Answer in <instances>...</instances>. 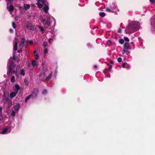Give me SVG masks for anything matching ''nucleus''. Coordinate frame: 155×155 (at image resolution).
I'll use <instances>...</instances> for the list:
<instances>
[{
	"label": "nucleus",
	"mask_w": 155,
	"mask_h": 155,
	"mask_svg": "<svg viewBox=\"0 0 155 155\" xmlns=\"http://www.w3.org/2000/svg\"><path fill=\"white\" fill-rule=\"evenodd\" d=\"M140 27V23L137 21H132L129 24L125 29L127 34H131L138 30Z\"/></svg>",
	"instance_id": "f257e3e1"
},
{
	"label": "nucleus",
	"mask_w": 155,
	"mask_h": 155,
	"mask_svg": "<svg viewBox=\"0 0 155 155\" xmlns=\"http://www.w3.org/2000/svg\"><path fill=\"white\" fill-rule=\"evenodd\" d=\"M12 88L14 91L11 92L10 94V97L11 98L16 96L18 92V91L20 89V87L19 85L15 84L14 86H13Z\"/></svg>",
	"instance_id": "f03ea898"
},
{
	"label": "nucleus",
	"mask_w": 155,
	"mask_h": 155,
	"mask_svg": "<svg viewBox=\"0 0 155 155\" xmlns=\"http://www.w3.org/2000/svg\"><path fill=\"white\" fill-rule=\"evenodd\" d=\"M15 66L11 64H8V71L7 74L9 76L11 75L13 73H14L16 76L17 75V71H15Z\"/></svg>",
	"instance_id": "7ed1b4c3"
},
{
	"label": "nucleus",
	"mask_w": 155,
	"mask_h": 155,
	"mask_svg": "<svg viewBox=\"0 0 155 155\" xmlns=\"http://www.w3.org/2000/svg\"><path fill=\"white\" fill-rule=\"evenodd\" d=\"M3 101L4 105L8 108L10 107L12 105V101L8 97H5L3 99Z\"/></svg>",
	"instance_id": "20e7f679"
},
{
	"label": "nucleus",
	"mask_w": 155,
	"mask_h": 155,
	"mask_svg": "<svg viewBox=\"0 0 155 155\" xmlns=\"http://www.w3.org/2000/svg\"><path fill=\"white\" fill-rule=\"evenodd\" d=\"M41 22L45 25L50 26L51 22V18L50 17H47V19L45 20L43 18L41 19Z\"/></svg>",
	"instance_id": "39448f33"
},
{
	"label": "nucleus",
	"mask_w": 155,
	"mask_h": 155,
	"mask_svg": "<svg viewBox=\"0 0 155 155\" xmlns=\"http://www.w3.org/2000/svg\"><path fill=\"white\" fill-rule=\"evenodd\" d=\"M11 131L10 127L9 126H6L0 131V133L4 134L9 133Z\"/></svg>",
	"instance_id": "423d86ee"
},
{
	"label": "nucleus",
	"mask_w": 155,
	"mask_h": 155,
	"mask_svg": "<svg viewBox=\"0 0 155 155\" xmlns=\"http://www.w3.org/2000/svg\"><path fill=\"white\" fill-rule=\"evenodd\" d=\"M47 2L46 0H41L37 2V4L38 8H41L43 6L46 5V3Z\"/></svg>",
	"instance_id": "0eeeda50"
},
{
	"label": "nucleus",
	"mask_w": 155,
	"mask_h": 155,
	"mask_svg": "<svg viewBox=\"0 0 155 155\" xmlns=\"http://www.w3.org/2000/svg\"><path fill=\"white\" fill-rule=\"evenodd\" d=\"M38 92V90L37 89H34L32 92V94H30L32 98L35 97L37 95Z\"/></svg>",
	"instance_id": "6e6552de"
},
{
	"label": "nucleus",
	"mask_w": 155,
	"mask_h": 155,
	"mask_svg": "<svg viewBox=\"0 0 155 155\" xmlns=\"http://www.w3.org/2000/svg\"><path fill=\"white\" fill-rule=\"evenodd\" d=\"M129 43H125L124 45V47L123 48V51L126 54H127L128 50L129 49Z\"/></svg>",
	"instance_id": "1a4fd4ad"
},
{
	"label": "nucleus",
	"mask_w": 155,
	"mask_h": 155,
	"mask_svg": "<svg viewBox=\"0 0 155 155\" xmlns=\"http://www.w3.org/2000/svg\"><path fill=\"white\" fill-rule=\"evenodd\" d=\"M18 41V40L15 38L13 41V50L15 51H16L17 50V45Z\"/></svg>",
	"instance_id": "9d476101"
},
{
	"label": "nucleus",
	"mask_w": 155,
	"mask_h": 155,
	"mask_svg": "<svg viewBox=\"0 0 155 155\" xmlns=\"http://www.w3.org/2000/svg\"><path fill=\"white\" fill-rule=\"evenodd\" d=\"M151 25L153 28L155 29V16H154L151 18Z\"/></svg>",
	"instance_id": "9b49d317"
},
{
	"label": "nucleus",
	"mask_w": 155,
	"mask_h": 155,
	"mask_svg": "<svg viewBox=\"0 0 155 155\" xmlns=\"http://www.w3.org/2000/svg\"><path fill=\"white\" fill-rule=\"evenodd\" d=\"M25 39L24 38H22L21 40V42L19 44V48L21 49L24 46Z\"/></svg>",
	"instance_id": "f8f14e48"
},
{
	"label": "nucleus",
	"mask_w": 155,
	"mask_h": 155,
	"mask_svg": "<svg viewBox=\"0 0 155 155\" xmlns=\"http://www.w3.org/2000/svg\"><path fill=\"white\" fill-rule=\"evenodd\" d=\"M20 107V104H16L14 107V110L17 111V112H18V110H19Z\"/></svg>",
	"instance_id": "ddd939ff"
},
{
	"label": "nucleus",
	"mask_w": 155,
	"mask_h": 155,
	"mask_svg": "<svg viewBox=\"0 0 155 155\" xmlns=\"http://www.w3.org/2000/svg\"><path fill=\"white\" fill-rule=\"evenodd\" d=\"M31 64L34 68H37L38 66V65L36 63V60H33L31 61Z\"/></svg>",
	"instance_id": "4468645a"
},
{
	"label": "nucleus",
	"mask_w": 155,
	"mask_h": 155,
	"mask_svg": "<svg viewBox=\"0 0 155 155\" xmlns=\"http://www.w3.org/2000/svg\"><path fill=\"white\" fill-rule=\"evenodd\" d=\"M26 27L28 29L31 30L32 28V25L31 23L28 22L26 24Z\"/></svg>",
	"instance_id": "2eb2a0df"
},
{
	"label": "nucleus",
	"mask_w": 155,
	"mask_h": 155,
	"mask_svg": "<svg viewBox=\"0 0 155 155\" xmlns=\"http://www.w3.org/2000/svg\"><path fill=\"white\" fill-rule=\"evenodd\" d=\"M49 8L48 6L46 5H45V6L43 7V10L44 11L45 13H47L48 12Z\"/></svg>",
	"instance_id": "dca6fc26"
},
{
	"label": "nucleus",
	"mask_w": 155,
	"mask_h": 155,
	"mask_svg": "<svg viewBox=\"0 0 155 155\" xmlns=\"http://www.w3.org/2000/svg\"><path fill=\"white\" fill-rule=\"evenodd\" d=\"M52 72H51V73L49 74L48 77H47L45 79V80L47 81H48L51 79V78L52 76Z\"/></svg>",
	"instance_id": "f3484780"
},
{
	"label": "nucleus",
	"mask_w": 155,
	"mask_h": 155,
	"mask_svg": "<svg viewBox=\"0 0 155 155\" xmlns=\"http://www.w3.org/2000/svg\"><path fill=\"white\" fill-rule=\"evenodd\" d=\"M110 7L111 9L113 10H114L117 9V6L115 3L112 4V5L110 6Z\"/></svg>",
	"instance_id": "a211bd4d"
},
{
	"label": "nucleus",
	"mask_w": 155,
	"mask_h": 155,
	"mask_svg": "<svg viewBox=\"0 0 155 155\" xmlns=\"http://www.w3.org/2000/svg\"><path fill=\"white\" fill-rule=\"evenodd\" d=\"M7 8L8 10L11 12H12L14 9L13 6L12 5H10L9 7H7Z\"/></svg>",
	"instance_id": "6ab92c4d"
},
{
	"label": "nucleus",
	"mask_w": 155,
	"mask_h": 155,
	"mask_svg": "<svg viewBox=\"0 0 155 155\" xmlns=\"http://www.w3.org/2000/svg\"><path fill=\"white\" fill-rule=\"evenodd\" d=\"M30 5L29 4H24V8L25 10H27L30 8Z\"/></svg>",
	"instance_id": "aec40b11"
},
{
	"label": "nucleus",
	"mask_w": 155,
	"mask_h": 155,
	"mask_svg": "<svg viewBox=\"0 0 155 155\" xmlns=\"http://www.w3.org/2000/svg\"><path fill=\"white\" fill-rule=\"evenodd\" d=\"M16 112L17 111H15V110H12L11 114V116L13 117H14L15 116V114Z\"/></svg>",
	"instance_id": "412c9836"
},
{
	"label": "nucleus",
	"mask_w": 155,
	"mask_h": 155,
	"mask_svg": "<svg viewBox=\"0 0 155 155\" xmlns=\"http://www.w3.org/2000/svg\"><path fill=\"white\" fill-rule=\"evenodd\" d=\"M31 97V96L30 95L28 96L26 98L25 100V102H26L27 101L29 100Z\"/></svg>",
	"instance_id": "4be33fe9"
},
{
	"label": "nucleus",
	"mask_w": 155,
	"mask_h": 155,
	"mask_svg": "<svg viewBox=\"0 0 155 155\" xmlns=\"http://www.w3.org/2000/svg\"><path fill=\"white\" fill-rule=\"evenodd\" d=\"M20 74L22 76H24L25 75V71L23 69H22L20 71Z\"/></svg>",
	"instance_id": "5701e85b"
},
{
	"label": "nucleus",
	"mask_w": 155,
	"mask_h": 155,
	"mask_svg": "<svg viewBox=\"0 0 155 155\" xmlns=\"http://www.w3.org/2000/svg\"><path fill=\"white\" fill-rule=\"evenodd\" d=\"M99 15L101 17H103L105 16V14L104 12H101L100 13Z\"/></svg>",
	"instance_id": "b1692460"
},
{
	"label": "nucleus",
	"mask_w": 155,
	"mask_h": 155,
	"mask_svg": "<svg viewBox=\"0 0 155 155\" xmlns=\"http://www.w3.org/2000/svg\"><path fill=\"white\" fill-rule=\"evenodd\" d=\"M112 10V9L111 10V9H109L108 8H106V11L109 12H113V11Z\"/></svg>",
	"instance_id": "393cba45"
},
{
	"label": "nucleus",
	"mask_w": 155,
	"mask_h": 155,
	"mask_svg": "<svg viewBox=\"0 0 155 155\" xmlns=\"http://www.w3.org/2000/svg\"><path fill=\"white\" fill-rule=\"evenodd\" d=\"M11 81L12 82H13L15 81V78L14 76H12L11 79Z\"/></svg>",
	"instance_id": "a878e982"
},
{
	"label": "nucleus",
	"mask_w": 155,
	"mask_h": 155,
	"mask_svg": "<svg viewBox=\"0 0 155 155\" xmlns=\"http://www.w3.org/2000/svg\"><path fill=\"white\" fill-rule=\"evenodd\" d=\"M124 42V40L123 39H120L119 40V42L121 44H123Z\"/></svg>",
	"instance_id": "bb28decb"
},
{
	"label": "nucleus",
	"mask_w": 155,
	"mask_h": 155,
	"mask_svg": "<svg viewBox=\"0 0 155 155\" xmlns=\"http://www.w3.org/2000/svg\"><path fill=\"white\" fill-rule=\"evenodd\" d=\"M124 40L127 42H129V39L127 37H124Z\"/></svg>",
	"instance_id": "cd10ccee"
},
{
	"label": "nucleus",
	"mask_w": 155,
	"mask_h": 155,
	"mask_svg": "<svg viewBox=\"0 0 155 155\" xmlns=\"http://www.w3.org/2000/svg\"><path fill=\"white\" fill-rule=\"evenodd\" d=\"M12 26L13 28L15 29L16 27V26L14 22H13L12 23Z\"/></svg>",
	"instance_id": "c85d7f7f"
},
{
	"label": "nucleus",
	"mask_w": 155,
	"mask_h": 155,
	"mask_svg": "<svg viewBox=\"0 0 155 155\" xmlns=\"http://www.w3.org/2000/svg\"><path fill=\"white\" fill-rule=\"evenodd\" d=\"M43 46L44 47H46L47 46V43L46 41L43 42Z\"/></svg>",
	"instance_id": "c756f323"
},
{
	"label": "nucleus",
	"mask_w": 155,
	"mask_h": 155,
	"mask_svg": "<svg viewBox=\"0 0 155 155\" xmlns=\"http://www.w3.org/2000/svg\"><path fill=\"white\" fill-rule=\"evenodd\" d=\"M122 60V58L120 57H119L117 59V61L119 62H121Z\"/></svg>",
	"instance_id": "7c9ffc66"
},
{
	"label": "nucleus",
	"mask_w": 155,
	"mask_h": 155,
	"mask_svg": "<svg viewBox=\"0 0 155 155\" xmlns=\"http://www.w3.org/2000/svg\"><path fill=\"white\" fill-rule=\"evenodd\" d=\"M39 28L40 29V30H41V31L42 32V33H43L44 31V29H43V28L42 27H39Z\"/></svg>",
	"instance_id": "2f4dec72"
},
{
	"label": "nucleus",
	"mask_w": 155,
	"mask_h": 155,
	"mask_svg": "<svg viewBox=\"0 0 155 155\" xmlns=\"http://www.w3.org/2000/svg\"><path fill=\"white\" fill-rule=\"evenodd\" d=\"M35 58L36 59H37L38 58V54H35Z\"/></svg>",
	"instance_id": "473e14b6"
},
{
	"label": "nucleus",
	"mask_w": 155,
	"mask_h": 155,
	"mask_svg": "<svg viewBox=\"0 0 155 155\" xmlns=\"http://www.w3.org/2000/svg\"><path fill=\"white\" fill-rule=\"evenodd\" d=\"M47 93V91L46 90H44L42 92V94H46Z\"/></svg>",
	"instance_id": "72a5a7b5"
},
{
	"label": "nucleus",
	"mask_w": 155,
	"mask_h": 155,
	"mask_svg": "<svg viewBox=\"0 0 155 155\" xmlns=\"http://www.w3.org/2000/svg\"><path fill=\"white\" fill-rule=\"evenodd\" d=\"M48 52V50L47 48H45L44 51V54H46Z\"/></svg>",
	"instance_id": "f704fd0d"
},
{
	"label": "nucleus",
	"mask_w": 155,
	"mask_h": 155,
	"mask_svg": "<svg viewBox=\"0 0 155 155\" xmlns=\"http://www.w3.org/2000/svg\"><path fill=\"white\" fill-rule=\"evenodd\" d=\"M2 107H0V114L1 115L2 113Z\"/></svg>",
	"instance_id": "c9c22d12"
},
{
	"label": "nucleus",
	"mask_w": 155,
	"mask_h": 155,
	"mask_svg": "<svg viewBox=\"0 0 155 155\" xmlns=\"http://www.w3.org/2000/svg\"><path fill=\"white\" fill-rule=\"evenodd\" d=\"M150 2L152 3H154L155 2V0H149Z\"/></svg>",
	"instance_id": "e433bc0d"
},
{
	"label": "nucleus",
	"mask_w": 155,
	"mask_h": 155,
	"mask_svg": "<svg viewBox=\"0 0 155 155\" xmlns=\"http://www.w3.org/2000/svg\"><path fill=\"white\" fill-rule=\"evenodd\" d=\"M6 1H8L10 3H12V0H6Z\"/></svg>",
	"instance_id": "4c0bfd02"
},
{
	"label": "nucleus",
	"mask_w": 155,
	"mask_h": 155,
	"mask_svg": "<svg viewBox=\"0 0 155 155\" xmlns=\"http://www.w3.org/2000/svg\"><path fill=\"white\" fill-rule=\"evenodd\" d=\"M87 45L88 46L90 47H91V44H90V43H87Z\"/></svg>",
	"instance_id": "58836bf2"
},
{
	"label": "nucleus",
	"mask_w": 155,
	"mask_h": 155,
	"mask_svg": "<svg viewBox=\"0 0 155 155\" xmlns=\"http://www.w3.org/2000/svg\"><path fill=\"white\" fill-rule=\"evenodd\" d=\"M125 63H123L122 64V67H123V68H124L125 66Z\"/></svg>",
	"instance_id": "ea45409f"
},
{
	"label": "nucleus",
	"mask_w": 155,
	"mask_h": 155,
	"mask_svg": "<svg viewBox=\"0 0 155 155\" xmlns=\"http://www.w3.org/2000/svg\"><path fill=\"white\" fill-rule=\"evenodd\" d=\"M29 43L31 44H32L33 43V42L32 41H29Z\"/></svg>",
	"instance_id": "a19ab883"
},
{
	"label": "nucleus",
	"mask_w": 155,
	"mask_h": 155,
	"mask_svg": "<svg viewBox=\"0 0 155 155\" xmlns=\"http://www.w3.org/2000/svg\"><path fill=\"white\" fill-rule=\"evenodd\" d=\"M21 51H22L20 49V50H18V53H20L21 52Z\"/></svg>",
	"instance_id": "79ce46f5"
},
{
	"label": "nucleus",
	"mask_w": 155,
	"mask_h": 155,
	"mask_svg": "<svg viewBox=\"0 0 155 155\" xmlns=\"http://www.w3.org/2000/svg\"><path fill=\"white\" fill-rule=\"evenodd\" d=\"M10 31L12 33L13 32V30L12 29H10Z\"/></svg>",
	"instance_id": "37998d69"
},
{
	"label": "nucleus",
	"mask_w": 155,
	"mask_h": 155,
	"mask_svg": "<svg viewBox=\"0 0 155 155\" xmlns=\"http://www.w3.org/2000/svg\"><path fill=\"white\" fill-rule=\"evenodd\" d=\"M112 68V66L111 65H110V66L109 67V68L110 69H111Z\"/></svg>",
	"instance_id": "c03bdc74"
},
{
	"label": "nucleus",
	"mask_w": 155,
	"mask_h": 155,
	"mask_svg": "<svg viewBox=\"0 0 155 155\" xmlns=\"http://www.w3.org/2000/svg\"><path fill=\"white\" fill-rule=\"evenodd\" d=\"M118 32H119L120 33L121 32V30L120 29H119V30H118Z\"/></svg>",
	"instance_id": "a18cd8bd"
},
{
	"label": "nucleus",
	"mask_w": 155,
	"mask_h": 155,
	"mask_svg": "<svg viewBox=\"0 0 155 155\" xmlns=\"http://www.w3.org/2000/svg\"><path fill=\"white\" fill-rule=\"evenodd\" d=\"M110 63L111 64H113L114 63V62L112 61H110Z\"/></svg>",
	"instance_id": "49530a36"
},
{
	"label": "nucleus",
	"mask_w": 155,
	"mask_h": 155,
	"mask_svg": "<svg viewBox=\"0 0 155 155\" xmlns=\"http://www.w3.org/2000/svg\"><path fill=\"white\" fill-rule=\"evenodd\" d=\"M36 51H34V53L35 54H36Z\"/></svg>",
	"instance_id": "de8ad7c7"
},
{
	"label": "nucleus",
	"mask_w": 155,
	"mask_h": 155,
	"mask_svg": "<svg viewBox=\"0 0 155 155\" xmlns=\"http://www.w3.org/2000/svg\"><path fill=\"white\" fill-rule=\"evenodd\" d=\"M97 66L96 65H94V67L95 68H97Z\"/></svg>",
	"instance_id": "09e8293b"
},
{
	"label": "nucleus",
	"mask_w": 155,
	"mask_h": 155,
	"mask_svg": "<svg viewBox=\"0 0 155 155\" xmlns=\"http://www.w3.org/2000/svg\"><path fill=\"white\" fill-rule=\"evenodd\" d=\"M57 73V72L56 71H55V73Z\"/></svg>",
	"instance_id": "8fccbe9b"
},
{
	"label": "nucleus",
	"mask_w": 155,
	"mask_h": 155,
	"mask_svg": "<svg viewBox=\"0 0 155 155\" xmlns=\"http://www.w3.org/2000/svg\"><path fill=\"white\" fill-rule=\"evenodd\" d=\"M25 81H26V80H25Z\"/></svg>",
	"instance_id": "3c124183"
}]
</instances>
